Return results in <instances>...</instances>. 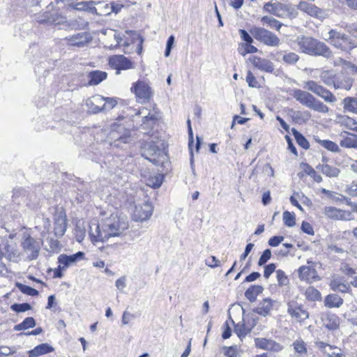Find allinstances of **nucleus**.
<instances>
[{
	"label": "nucleus",
	"mask_w": 357,
	"mask_h": 357,
	"mask_svg": "<svg viewBox=\"0 0 357 357\" xmlns=\"http://www.w3.org/2000/svg\"><path fill=\"white\" fill-rule=\"evenodd\" d=\"M128 221L126 216L112 214L96 225L95 231H91V241L94 243L104 242L111 237L121 236L128 229Z\"/></svg>",
	"instance_id": "1"
},
{
	"label": "nucleus",
	"mask_w": 357,
	"mask_h": 357,
	"mask_svg": "<svg viewBox=\"0 0 357 357\" xmlns=\"http://www.w3.org/2000/svg\"><path fill=\"white\" fill-rule=\"evenodd\" d=\"M295 43L299 50L306 54L313 56H321L328 59L333 56V51L325 43L313 37L299 36L296 38Z\"/></svg>",
	"instance_id": "2"
},
{
	"label": "nucleus",
	"mask_w": 357,
	"mask_h": 357,
	"mask_svg": "<svg viewBox=\"0 0 357 357\" xmlns=\"http://www.w3.org/2000/svg\"><path fill=\"white\" fill-rule=\"evenodd\" d=\"M38 4L40 7L45 6L46 10L35 15L37 22L54 25L68 24L66 17L54 11L56 5L53 0H40Z\"/></svg>",
	"instance_id": "3"
},
{
	"label": "nucleus",
	"mask_w": 357,
	"mask_h": 357,
	"mask_svg": "<svg viewBox=\"0 0 357 357\" xmlns=\"http://www.w3.org/2000/svg\"><path fill=\"white\" fill-rule=\"evenodd\" d=\"M328 38L326 40L337 50L350 52L357 47V41L341 30L332 29L328 31Z\"/></svg>",
	"instance_id": "4"
},
{
	"label": "nucleus",
	"mask_w": 357,
	"mask_h": 357,
	"mask_svg": "<svg viewBox=\"0 0 357 357\" xmlns=\"http://www.w3.org/2000/svg\"><path fill=\"white\" fill-rule=\"evenodd\" d=\"M264 10L280 18L294 19L298 17V12L296 6L283 3L279 1L267 2L264 5Z\"/></svg>",
	"instance_id": "5"
},
{
	"label": "nucleus",
	"mask_w": 357,
	"mask_h": 357,
	"mask_svg": "<svg viewBox=\"0 0 357 357\" xmlns=\"http://www.w3.org/2000/svg\"><path fill=\"white\" fill-rule=\"evenodd\" d=\"M292 96L301 104L315 112L328 113L329 111L327 105L306 91L294 89Z\"/></svg>",
	"instance_id": "6"
},
{
	"label": "nucleus",
	"mask_w": 357,
	"mask_h": 357,
	"mask_svg": "<svg viewBox=\"0 0 357 357\" xmlns=\"http://www.w3.org/2000/svg\"><path fill=\"white\" fill-rule=\"evenodd\" d=\"M159 142H146L142 146V155L155 165H163L167 160V155L158 144Z\"/></svg>",
	"instance_id": "7"
},
{
	"label": "nucleus",
	"mask_w": 357,
	"mask_h": 357,
	"mask_svg": "<svg viewBox=\"0 0 357 357\" xmlns=\"http://www.w3.org/2000/svg\"><path fill=\"white\" fill-rule=\"evenodd\" d=\"M86 105L91 112L96 114L114 108L117 105V100L114 98H105L100 95H96L87 99Z\"/></svg>",
	"instance_id": "8"
},
{
	"label": "nucleus",
	"mask_w": 357,
	"mask_h": 357,
	"mask_svg": "<svg viewBox=\"0 0 357 357\" xmlns=\"http://www.w3.org/2000/svg\"><path fill=\"white\" fill-rule=\"evenodd\" d=\"M108 138L112 141L111 144L120 147L121 143L127 144L131 140L130 129L126 125L114 123L111 125Z\"/></svg>",
	"instance_id": "9"
},
{
	"label": "nucleus",
	"mask_w": 357,
	"mask_h": 357,
	"mask_svg": "<svg viewBox=\"0 0 357 357\" xmlns=\"http://www.w3.org/2000/svg\"><path fill=\"white\" fill-rule=\"evenodd\" d=\"M21 247L22 253L26 255V260L33 261L36 259L39 255L41 242L35 239L29 234H24L21 241Z\"/></svg>",
	"instance_id": "10"
},
{
	"label": "nucleus",
	"mask_w": 357,
	"mask_h": 357,
	"mask_svg": "<svg viewBox=\"0 0 357 357\" xmlns=\"http://www.w3.org/2000/svg\"><path fill=\"white\" fill-rule=\"evenodd\" d=\"M250 33L257 40L270 47H278L280 44V38L271 31L260 27H253Z\"/></svg>",
	"instance_id": "11"
},
{
	"label": "nucleus",
	"mask_w": 357,
	"mask_h": 357,
	"mask_svg": "<svg viewBox=\"0 0 357 357\" xmlns=\"http://www.w3.org/2000/svg\"><path fill=\"white\" fill-rule=\"evenodd\" d=\"M304 88L319 96L326 102L333 103L337 100L336 97L329 90L319 84L315 81L309 80L305 82Z\"/></svg>",
	"instance_id": "12"
},
{
	"label": "nucleus",
	"mask_w": 357,
	"mask_h": 357,
	"mask_svg": "<svg viewBox=\"0 0 357 357\" xmlns=\"http://www.w3.org/2000/svg\"><path fill=\"white\" fill-rule=\"evenodd\" d=\"M109 65L116 70V74L119 75L121 70H126L134 68L133 63L123 55H113L109 59Z\"/></svg>",
	"instance_id": "13"
},
{
	"label": "nucleus",
	"mask_w": 357,
	"mask_h": 357,
	"mask_svg": "<svg viewBox=\"0 0 357 357\" xmlns=\"http://www.w3.org/2000/svg\"><path fill=\"white\" fill-rule=\"evenodd\" d=\"M307 264H314L312 261H307ZM298 277L301 280L305 281L307 283H312L319 280L320 277L316 268L313 266H302L298 269Z\"/></svg>",
	"instance_id": "14"
},
{
	"label": "nucleus",
	"mask_w": 357,
	"mask_h": 357,
	"mask_svg": "<svg viewBox=\"0 0 357 357\" xmlns=\"http://www.w3.org/2000/svg\"><path fill=\"white\" fill-rule=\"evenodd\" d=\"M324 213L326 216L334 220H351L354 219L353 215L350 211L333 206L325 207Z\"/></svg>",
	"instance_id": "15"
},
{
	"label": "nucleus",
	"mask_w": 357,
	"mask_h": 357,
	"mask_svg": "<svg viewBox=\"0 0 357 357\" xmlns=\"http://www.w3.org/2000/svg\"><path fill=\"white\" fill-rule=\"evenodd\" d=\"M136 96L144 101H149L152 96V90L149 85L144 81H138L131 88Z\"/></svg>",
	"instance_id": "16"
},
{
	"label": "nucleus",
	"mask_w": 357,
	"mask_h": 357,
	"mask_svg": "<svg viewBox=\"0 0 357 357\" xmlns=\"http://www.w3.org/2000/svg\"><path fill=\"white\" fill-rule=\"evenodd\" d=\"M287 306V312L298 321H303L309 317L307 311L296 302H289Z\"/></svg>",
	"instance_id": "17"
},
{
	"label": "nucleus",
	"mask_w": 357,
	"mask_h": 357,
	"mask_svg": "<svg viewBox=\"0 0 357 357\" xmlns=\"http://www.w3.org/2000/svg\"><path fill=\"white\" fill-rule=\"evenodd\" d=\"M1 254L10 261L17 262L20 259V252L15 243L9 244L8 242L0 248Z\"/></svg>",
	"instance_id": "18"
},
{
	"label": "nucleus",
	"mask_w": 357,
	"mask_h": 357,
	"mask_svg": "<svg viewBox=\"0 0 357 357\" xmlns=\"http://www.w3.org/2000/svg\"><path fill=\"white\" fill-rule=\"evenodd\" d=\"M54 234L61 237L66 231V217L63 211H60L54 217Z\"/></svg>",
	"instance_id": "19"
},
{
	"label": "nucleus",
	"mask_w": 357,
	"mask_h": 357,
	"mask_svg": "<svg viewBox=\"0 0 357 357\" xmlns=\"http://www.w3.org/2000/svg\"><path fill=\"white\" fill-rule=\"evenodd\" d=\"M84 257V253L81 251H79L71 255L63 254L59 255L58 257V262L63 266L62 268H66L72 264L76 263L77 261L83 259Z\"/></svg>",
	"instance_id": "20"
},
{
	"label": "nucleus",
	"mask_w": 357,
	"mask_h": 357,
	"mask_svg": "<svg viewBox=\"0 0 357 357\" xmlns=\"http://www.w3.org/2000/svg\"><path fill=\"white\" fill-rule=\"evenodd\" d=\"M296 8L297 10H300L312 17H321L322 16L323 10L321 9L306 1H300V3L296 6Z\"/></svg>",
	"instance_id": "21"
},
{
	"label": "nucleus",
	"mask_w": 357,
	"mask_h": 357,
	"mask_svg": "<svg viewBox=\"0 0 357 357\" xmlns=\"http://www.w3.org/2000/svg\"><path fill=\"white\" fill-rule=\"evenodd\" d=\"M250 61L260 70L267 73H273L274 70V65L270 60L253 56L250 58Z\"/></svg>",
	"instance_id": "22"
},
{
	"label": "nucleus",
	"mask_w": 357,
	"mask_h": 357,
	"mask_svg": "<svg viewBox=\"0 0 357 357\" xmlns=\"http://www.w3.org/2000/svg\"><path fill=\"white\" fill-rule=\"evenodd\" d=\"M153 213V206L149 203H145L141 206H136L135 216L138 220L145 221L151 216Z\"/></svg>",
	"instance_id": "23"
},
{
	"label": "nucleus",
	"mask_w": 357,
	"mask_h": 357,
	"mask_svg": "<svg viewBox=\"0 0 357 357\" xmlns=\"http://www.w3.org/2000/svg\"><path fill=\"white\" fill-rule=\"evenodd\" d=\"M69 45L77 47H84L91 40L89 34L86 32H81L77 34L66 38Z\"/></svg>",
	"instance_id": "24"
},
{
	"label": "nucleus",
	"mask_w": 357,
	"mask_h": 357,
	"mask_svg": "<svg viewBox=\"0 0 357 357\" xmlns=\"http://www.w3.org/2000/svg\"><path fill=\"white\" fill-rule=\"evenodd\" d=\"M352 79L344 74H338L333 80V85L335 89H342L349 91L352 86Z\"/></svg>",
	"instance_id": "25"
},
{
	"label": "nucleus",
	"mask_w": 357,
	"mask_h": 357,
	"mask_svg": "<svg viewBox=\"0 0 357 357\" xmlns=\"http://www.w3.org/2000/svg\"><path fill=\"white\" fill-rule=\"evenodd\" d=\"M275 301L271 298H265L260 302L253 311L263 317H266L273 309V304Z\"/></svg>",
	"instance_id": "26"
},
{
	"label": "nucleus",
	"mask_w": 357,
	"mask_h": 357,
	"mask_svg": "<svg viewBox=\"0 0 357 357\" xmlns=\"http://www.w3.org/2000/svg\"><path fill=\"white\" fill-rule=\"evenodd\" d=\"M54 351V348L47 343H43L29 351V357H38Z\"/></svg>",
	"instance_id": "27"
},
{
	"label": "nucleus",
	"mask_w": 357,
	"mask_h": 357,
	"mask_svg": "<svg viewBox=\"0 0 357 357\" xmlns=\"http://www.w3.org/2000/svg\"><path fill=\"white\" fill-rule=\"evenodd\" d=\"M316 169L330 178L337 177L340 173V170L338 168L328 164H319L316 167Z\"/></svg>",
	"instance_id": "28"
},
{
	"label": "nucleus",
	"mask_w": 357,
	"mask_h": 357,
	"mask_svg": "<svg viewBox=\"0 0 357 357\" xmlns=\"http://www.w3.org/2000/svg\"><path fill=\"white\" fill-rule=\"evenodd\" d=\"M95 1H82L77 3L75 4H72L71 6L77 10L86 11L92 14H98L97 9L94 6Z\"/></svg>",
	"instance_id": "29"
},
{
	"label": "nucleus",
	"mask_w": 357,
	"mask_h": 357,
	"mask_svg": "<svg viewBox=\"0 0 357 357\" xmlns=\"http://www.w3.org/2000/svg\"><path fill=\"white\" fill-rule=\"evenodd\" d=\"M257 324V319H252V324H250V326H248L245 324H238L234 326V332L237 334L238 337L240 339H242V337H245L248 333H249L252 328L256 326Z\"/></svg>",
	"instance_id": "30"
},
{
	"label": "nucleus",
	"mask_w": 357,
	"mask_h": 357,
	"mask_svg": "<svg viewBox=\"0 0 357 357\" xmlns=\"http://www.w3.org/2000/svg\"><path fill=\"white\" fill-rule=\"evenodd\" d=\"M107 74L100 70H93L88 75L89 84L98 85L107 78Z\"/></svg>",
	"instance_id": "31"
},
{
	"label": "nucleus",
	"mask_w": 357,
	"mask_h": 357,
	"mask_svg": "<svg viewBox=\"0 0 357 357\" xmlns=\"http://www.w3.org/2000/svg\"><path fill=\"white\" fill-rule=\"evenodd\" d=\"M324 325L328 330L334 331L339 328L340 320L339 317L333 314H327L324 319H322Z\"/></svg>",
	"instance_id": "32"
},
{
	"label": "nucleus",
	"mask_w": 357,
	"mask_h": 357,
	"mask_svg": "<svg viewBox=\"0 0 357 357\" xmlns=\"http://www.w3.org/2000/svg\"><path fill=\"white\" fill-rule=\"evenodd\" d=\"M264 290L262 286L260 285H252L249 287L245 292V296L252 303L255 302L257 297Z\"/></svg>",
	"instance_id": "33"
},
{
	"label": "nucleus",
	"mask_w": 357,
	"mask_h": 357,
	"mask_svg": "<svg viewBox=\"0 0 357 357\" xmlns=\"http://www.w3.org/2000/svg\"><path fill=\"white\" fill-rule=\"evenodd\" d=\"M324 303L328 307H339L342 305L343 299L337 294H329L326 297Z\"/></svg>",
	"instance_id": "34"
},
{
	"label": "nucleus",
	"mask_w": 357,
	"mask_h": 357,
	"mask_svg": "<svg viewBox=\"0 0 357 357\" xmlns=\"http://www.w3.org/2000/svg\"><path fill=\"white\" fill-rule=\"evenodd\" d=\"M277 56H282V61L288 65L296 64L300 58L296 53L293 52H285L284 54L278 52Z\"/></svg>",
	"instance_id": "35"
},
{
	"label": "nucleus",
	"mask_w": 357,
	"mask_h": 357,
	"mask_svg": "<svg viewBox=\"0 0 357 357\" xmlns=\"http://www.w3.org/2000/svg\"><path fill=\"white\" fill-rule=\"evenodd\" d=\"M255 344L257 347L266 350L273 349L275 347H280V345L275 342L264 338H257L255 340Z\"/></svg>",
	"instance_id": "36"
},
{
	"label": "nucleus",
	"mask_w": 357,
	"mask_h": 357,
	"mask_svg": "<svg viewBox=\"0 0 357 357\" xmlns=\"http://www.w3.org/2000/svg\"><path fill=\"white\" fill-rule=\"evenodd\" d=\"M35 326H36L35 319L31 317H29L25 318L22 323L15 325L14 326L13 329L15 331H20L26 330L29 328H32L35 327Z\"/></svg>",
	"instance_id": "37"
},
{
	"label": "nucleus",
	"mask_w": 357,
	"mask_h": 357,
	"mask_svg": "<svg viewBox=\"0 0 357 357\" xmlns=\"http://www.w3.org/2000/svg\"><path fill=\"white\" fill-rule=\"evenodd\" d=\"M261 21L264 25H268L271 29H275L280 31L282 24L273 17L264 16L261 17Z\"/></svg>",
	"instance_id": "38"
},
{
	"label": "nucleus",
	"mask_w": 357,
	"mask_h": 357,
	"mask_svg": "<svg viewBox=\"0 0 357 357\" xmlns=\"http://www.w3.org/2000/svg\"><path fill=\"white\" fill-rule=\"evenodd\" d=\"M291 132L295 137L297 144L303 149H308L310 147V144L308 141L305 139V137L301 133H300L296 128H292Z\"/></svg>",
	"instance_id": "39"
},
{
	"label": "nucleus",
	"mask_w": 357,
	"mask_h": 357,
	"mask_svg": "<svg viewBox=\"0 0 357 357\" xmlns=\"http://www.w3.org/2000/svg\"><path fill=\"white\" fill-rule=\"evenodd\" d=\"M344 109L357 114V98L347 97L343 100Z\"/></svg>",
	"instance_id": "40"
},
{
	"label": "nucleus",
	"mask_w": 357,
	"mask_h": 357,
	"mask_svg": "<svg viewBox=\"0 0 357 357\" xmlns=\"http://www.w3.org/2000/svg\"><path fill=\"white\" fill-rule=\"evenodd\" d=\"M163 182V174H155L150 176L147 180V185L153 188H159Z\"/></svg>",
	"instance_id": "41"
},
{
	"label": "nucleus",
	"mask_w": 357,
	"mask_h": 357,
	"mask_svg": "<svg viewBox=\"0 0 357 357\" xmlns=\"http://www.w3.org/2000/svg\"><path fill=\"white\" fill-rule=\"evenodd\" d=\"M45 248L50 253L57 252L59 250V241L52 238H47Z\"/></svg>",
	"instance_id": "42"
},
{
	"label": "nucleus",
	"mask_w": 357,
	"mask_h": 357,
	"mask_svg": "<svg viewBox=\"0 0 357 357\" xmlns=\"http://www.w3.org/2000/svg\"><path fill=\"white\" fill-rule=\"evenodd\" d=\"M294 349L298 356H302L307 353L306 344L303 340H296L293 342Z\"/></svg>",
	"instance_id": "43"
},
{
	"label": "nucleus",
	"mask_w": 357,
	"mask_h": 357,
	"mask_svg": "<svg viewBox=\"0 0 357 357\" xmlns=\"http://www.w3.org/2000/svg\"><path fill=\"white\" fill-rule=\"evenodd\" d=\"M340 146L345 148H357V135H351L340 141Z\"/></svg>",
	"instance_id": "44"
},
{
	"label": "nucleus",
	"mask_w": 357,
	"mask_h": 357,
	"mask_svg": "<svg viewBox=\"0 0 357 357\" xmlns=\"http://www.w3.org/2000/svg\"><path fill=\"white\" fill-rule=\"evenodd\" d=\"M306 298L311 301L321 300V294L319 290L313 287H309L305 291Z\"/></svg>",
	"instance_id": "45"
},
{
	"label": "nucleus",
	"mask_w": 357,
	"mask_h": 357,
	"mask_svg": "<svg viewBox=\"0 0 357 357\" xmlns=\"http://www.w3.org/2000/svg\"><path fill=\"white\" fill-rule=\"evenodd\" d=\"M317 142L321 145L323 147H324L325 149H326L328 151H331L332 152H335V153H337V152H339L340 151V149H339V146L338 145L331 141V140H328V139H318L317 140Z\"/></svg>",
	"instance_id": "46"
},
{
	"label": "nucleus",
	"mask_w": 357,
	"mask_h": 357,
	"mask_svg": "<svg viewBox=\"0 0 357 357\" xmlns=\"http://www.w3.org/2000/svg\"><path fill=\"white\" fill-rule=\"evenodd\" d=\"M16 287L18 288V289L21 292H22L24 294H26L29 296H35L38 294V291L36 289H35L29 286L17 282V283H16Z\"/></svg>",
	"instance_id": "47"
},
{
	"label": "nucleus",
	"mask_w": 357,
	"mask_h": 357,
	"mask_svg": "<svg viewBox=\"0 0 357 357\" xmlns=\"http://www.w3.org/2000/svg\"><path fill=\"white\" fill-rule=\"evenodd\" d=\"M295 220V214L294 213H290L287 211L283 213V221L286 226L289 227H294L296 225Z\"/></svg>",
	"instance_id": "48"
},
{
	"label": "nucleus",
	"mask_w": 357,
	"mask_h": 357,
	"mask_svg": "<svg viewBox=\"0 0 357 357\" xmlns=\"http://www.w3.org/2000/svg\"><path fill=\"white\" fill-rule=\"evenodd\" d=\"M10 309L16 312H23L31 309V306L28 303H14L10 306Z\"/></svg>",
	"instance_id": "49"
},
{
	"label": "nucleus",
	"mask_w": 357,
	"mask_h": 357,
	"mask_svg": "<svg viewBox=\"0 0 357 357\" xmlns=\"http://www.w3.org/2000/svg\"><path fill=\"white\" fill-rule=\"evenodd\" d=\"M342 124L348 129L357 132V121L350 117H344Z\"/></svg>",
	"instance_id": "50"
},
{
	"label": "nucleus",
	"mask_w": 357,
	"mask_h": 357,
	"mask_svg": "<svg viewBox=\"0 0 357 357\" xmlns=\"http://www.w3.org/2000/svg\"><path fill=\"white\" fill-rule=\"evenodd\" d=\"M305 172L310 177H312L314 181L317 183H320L322 181V177L318 174L316 171L309 165L305 164Z\"/></svg>",
	"instance_id": "51"
},
{
	"label": "nucleus",
	"mask_w": 357,
	"mask_h": 357,
	"mask_svg": "<svg viewBox=\"0 0 357 357\" xmlns=\"http://www.w3.org/2000/svg\"><path fill=\"white\" fill-rule=\"evenodd\" d=\"M271 257V250L270 249H266L261 255L260 256L258 265L259 266H264Z\"/></svg>",
	"instance_id": "52"
},
{
	"label": "nucleus",
	"mask_w": 357,
	"mask_h": 357,
	"mask_svg": "<svg viewBox=\"0 0 357 357\" xmlns=\"http://www.w3.org/2000/svg\"><path fill=\"white\" fill-rule=\"evenodd\" d=\"M277 279L280 285H285L288 282V278L282 270L276 271Z\"/></svg>",
	"instance_id": "53"
},
{
	"label": "nucleus",
	"mask_w": 357,
	"mask_h": 357,
	"mask_svg": "<svg viewBox=\"0 0 357 357\" xmlns=\"http://www.w3.org/2000/svg\"><path fill=\"white\" fill-rule=\"evenodd\" d=\"M284 236H274L268 240V243L271 247H276L280 243H281L284 241Z\"/></svg>",
	"instance_id": "54"
},
{
	"label": "nucleus",
	"mask_w": 357,
	"mask_h": 357,
	"mask_svg": "<svg viewBox=\"0 0 357 357\" xmlns=\"http://www.w3.org/2000/svg\"><path fill=\"white\" fill-rule=\"evenodd\" d=\"M246 82H248V86L250 87H257V86L258 82L251 71H248L247 73Z\"/></svg>",
	"instance_id": "55"
},
{
	"label": "nucleus",
	"mask_w": 357,
	"mask_h": 357,
	"mask_svg": "<svg viewBox=\"0 0 357 357\" xmlns=\"http://www.w3.org/2000/svg\"><path fill=\"white\" fill-rule=\"evenodd\" d=\"M276 266L275 264L271 263L264 267V276L265 278H268L270 275L275 271Z\"/></svg>",
	"instance_id": "56"
},
{
	"label": "nucleus",
	"mask_w": 357,
	"mask_h": 357,
	"mask_svg": "<svg viewBox=\"0 0 357 357\" xmlns=\"http://www.w3.org/2000/svg\"><path fill=\"white\" fill-rule=\"evenodd\" d=\"M346 192L349 196L357 197V183L353 182L351 185L347 186Z\"/></svg>",
	"instance_id": "57"
},
{
	"label": "nucleus",
	"mask_w": 357,
	"mask_h": 357,
	"mask_svg": "<svg viewBox=\"0 0 357 357\" xmlns=\"http://www.w3.org/2000/svg\"><path fill=\"white\" fill-rule=\"evenodd\" d=\"M224 354L227 357H238V353L234 347H225Z\"/></svg>",
	"instance_id": "58"
},
{
	"label": "nucleus",
	"mask_w": 357,
	"mask_h": 357,
	"mask_svg": "<svg viewBox=\"0 0 357 357\" xmlns=\"http://www.w3.org/2000/svg\"><path fill=\"white\" fill-rule=\"evenodd\" d=\"M347 32L350 34V36L357 38V25L355 24H347L344 27Z\"/></svg>",
	"instance_id": "59"
},
{
	"label": "nucleus",
	"mask_w": 357,
	"mask_h": 357,
	"mask_svg": "<svg viewBox=\"0 0 357 357\" xmlns=\"http://www.w3.org/2000/svg\"><path fill=\"white\" fill-rule=\"evenodd\" d=\"M301 230L309 235H314V230L311 225L307 222L303 221L301 225Z\"/></svg>",
	"instance_id": "60"
},
{
	"label": "nucleus",
	"mask_w": 357,
	"mask_h": 357,
	"mask_svg": "<svg viewBox=\"0 0 357 357\" xmlns=\"http://www.w3.org/2000/svg\"><path fill=\"white\" fill-rule=\"evenodd\" d=\"M239 34L243 40H244L246 44L252 43L253 42L252 38L250 36V34L244 29L239 30Z\"/></svg>",
	"instance_id": "61"
},
{
	"label": "nucleus",
	"mask_w": 357,
	"mask_h": 357,
	"mask_svg": "<svg viewBox=\"0 0 357 357\" xmlns=\"http://www.w3.org/2000/svg\"><path fill=\"white\" fill-rule=\"evenodd\" d=\"M206 264L211 268H215L220 266V261L215 256H211L206 260Z\"/></svg>",
	"instance_id": "62"
},
{
	"label": "nucleus",
	"mask_w": 357,
	"mask_h": 357,
	"mask_svg": "<svg viewBox=\"0 0 357 357\" xmlns=\"http://www.w3.org/2000/svg\"><path fill=\"white\" fill-rule=\"evenodd\" d=\"M253 247H254V244L252 243L247 244V245L245 246L244 252L240 256L241 261H244L246 259L248 255L250 254V252L252 250Z\"/></svg>",
	"instance_id": "63"
},
{
	"label": "nucleus",
	"mask_w": 357,
	"mask_h": 357,
	"mask_svg": "<svg viewBox=\"0 0 357 357\" xmlns=\"http://www.w3.org/2000/svg\"><path fill=\"white\" fill-rule=\"evenodd\" d=\"M134 319V315L128 311H125L122 316L121 322L123 325L128 324L131 319Z\"/></svg>",
	"instance_id": "64"
}]
</instances>
